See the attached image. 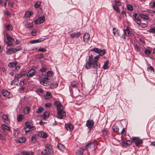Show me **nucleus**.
Here are the masks:
<instances>
[{"label": "nucleus", "instance_id": "45", "mask_svg": "<svg viewBox=\"0 0 155 155\" xmlns=\"http://www.w3.org/2000/svg\"><path fill=\"white\" fill-rule=\"evenodd\" d=\"M103 134L104 135H106L107 134V130L106 129H103L102 130Z\"/></svg>", "mask_w": 155, "mask_h": 155}, {"label": "nucleus", "instance_id": "42", "mask_svg": "<svg viewBox=\"0 0 155 155\" xmlns=\"http://www.w3.org/2000/svg\"><path fill=\"white\" fill-rule=\"evenodd\" d=\"M57 146L59 150L61 151H62L63 150L64 148V146L61 144H58Z\"/></svg>", "mask_w": 155, "mask_h": 155}, {"label": "nucleus", "instance_id": "46", "mask_svg": "<svg viewBox=\"0 0 155 155\" xmlns=\"http://www.w3.org/2000/svg\"><path fill=\"white\" fill-rule=\"evenodd\" d=\"M144 53H145L147 55L149 56V55L151 53V51H150L148 49H145V50L144 51Z\"/></svg>", "mask_w": 155, "mask_h": 155}, {"label": "nucleus", "instance_id": "41", "mask_svg": "<svg viewBox=\"0 0 155 155\" xmlns=\"http://www.w3.org/2000/svg\"><path fill=\"white\" fill-rule=\"evenodd\" d=\"M41 136L43 138H45L47 137L48 135L46 133L42 132H41Z\"/></svg>", "mask_w": 155, "mask_h": 155}, {"label": "nucleus", "instance_id": "52", "mask_svg": "<svg viewBox=\"0 0 155 155\" xmlns=\"http://www.w3.org/2000/svg\"><path fill=\"white\" fill-rule=\"evenodd\" d=\"M26 127H28V128L31 126L30 123L28 122H27L25 123Z\"/></svg>", "mask_w": 155, "mask_h": 155}, {"label": "nucleus", "instance_id": "17", "mask_svg": "<svg viewBox=\"0 0 155 155\" xmlns=\"http://www.w3.org/2000/svg\"><path fill=\"white\" fill-rule=\"evenodd\" d=\"M94 146V144L93 142H91L86 144V146L84 148V149L86 150L88 148H91L93 147Z\"/></svg>", "mask_w": 155, "mask_h": 155}, {"label": "nucleus", "instance_id": "8", "mask_svg": "<svg viewBox=\"0 0 155 155\" xmlns=\"http://www.w3.org/2000/svg\"><path fill=\"white\" fill-rule=\"evenodd\" d=\"M131 139L133 142H135L136 145L138 147L143 142L142 139H139V137H133Z\"/></svg>", "mask_w": 155, "mask_h": 155}, {"label": "nucleus", "instance_id": "21", "mask_svg": "<svg viewBox=\"0 0 155 155\" xmlns=\"http://www.w3.org/2000/svg\"><path fill=\"white\" fill-rule=\"evenodd\" d=\"M16 141L18 143H22L25 141L26 138L24 137H22L19 138Z\"/></svg>", "mask_w": 155, "mask_h": 155}, {"label": "nucleus", "instance_id": "19", "mask_svg": "<svg viewBox=\"0 0 155 155\" xmlns=\"http://www.w3.org/2000/svg\"><path fill=\"white\" fill-rule=\"evenodd\" d=\"M129 27L127 26L126 28L124 30V33L126 36L128 37L131 35V33L128 29Z\"/></svg>", "mask_w": 155, "mask_h": 155}, {"label": "nucleus", "instance_id": "64", "mask_svg": "<svg viewBox=\"0 0 155 155\" xmlns=\"http://www.w3.org/2000/svg\"><path fill=\"white\" fill-rule=\"evenodd\" d=\"M25 110L27 112V113H28L29 112V111L30 110V108L28 107H27L25 108Z\"/></svg>", "mask_w": 155, "mask_h": 155}, {"label": "nucleus", "instance_id": "60", "mask_svg": "<svg viewBox=\"0 0 155 155\" xmlns=\"http://www.w3.org/2000/svg\"><path fill=\"white\" fill-rule=\"evenodd\" d=\"M147 69L150 70V71H153V72H154V68L152 66H150V67L148 68Z\"/></svg>", "mask_w": 155, "mask_h": 155}, {"label": "nucleus", "instance_id": "50", "mask_svg": "<svg viewBox=\"0 0 155 155\" xmlns=\"http://www.w3.org/2000/svg\"><path fill=\"white\" fill-rule=\"evenodd\" d=\"M45 106L46 107L49 108L51 107L52 104L50 103H48L45 104Z\"/></svg>", "mask_w": 155, "mask_h": 155}, {"label": "nucleus", "instance_id": "14", "mask_svg": "<svg viewBox=\"0 0 155 155\" xmlns=\"http://www.w3.org/2000/svg\"><path fill=\"white\" fill-rule=\"evenodd\" d=\"M81 32H76L73 33L70 35V38H78L81 36Z\"/></svg>", "mask_w": 155, "mask_h": 155}, {"label": "nucleus", "instance_id": "34", "mask_svg": "<svg viewBox=\"0 0 155 155\" xmlns=\"http://www.w3.org/2000/svg\"><path fill=\"white\" fill-rule=\"evenodd\" d=\"M100 49H99L98 48H95L91 49V51H94L95 53H99Z\"/></svg>", "mask_w": 155, "mask_h": 155}, {"label": "nucleus", "instance_id": "51", "mask_svg": "<svg viewBox=\"0 0 155 155\" xmlns=\"http://www.w3.org/2000/svg\"><path fill=\"white\" fill-rule=\"evenodd\" d=\"M38 51L46 52L47 51V50L45 48H40L38 50Z\"/></svg>", "mask_w": 155, "mask_h": 155}, {"label": "nucleus", "instance_id": "24", "mask_svg": "<svg viewBox=\"0 0 155 155\" xmlns=\"http://www.w3.org/2000/svg\"><path fill=\"white\" fill-rule=\"evenodd\" d=\"M51 97L52 95L51 93L49 91H47L45 94V99H48L51 98Z\"/></svg>", "mask_w": 155, "mask_h": 155}, {"label": "nucleus", "instance_id": "58", "mask_svg": "<svg viewBox=\"0 0 155 155\" xmlns=\"http://www.w3.org/2000/svg\"><path fill=\"white\" fill-rule=\"evenodd\" d=\"M2 118L5 120H7L8 118V117L6 115H3L2 116Z\"/></svg>", "mask_w": 155, "mask_h": 155}, {"label": "nucleus", "instance_id": "57", "mask_svg": "<svg viewBox=\"0 0 155 155\" xmlns=\"http://www.w3.org/2000/svg\"><path fill=\"white\" fill-rule=\"evenodd\" d=\"M46 70V68L44 67L40 69V71L42 72H45Z\"/></svg>", "mask_w": 155, "mask_h": 155}, {"label": "nucleus", "instance_id": "53", "mask_svg": "<svg viewBox=\"0 0 155 155\" xmlns=\"http://www.w3.org/2000/svg\"><path fill=\"white\" fill-rule=\"evenodd\" d=\"M29 128L30 129V131H32L36 129L35 127L33 126H31Z\"/></svg>", "mask_w": 155, "mask_h": 155}, {"label": "nucleus", "instance_id": "29", "mask_svg": "<svg viewBox=\"0 0 155 155\" xmlns=\"http://www.w3.org/2000/svg\"><path fill=\"white\" fill-rule=\"evenodd\" d=\"M19 131L18 129L14 130L13 135L15 137H16L19 134Z\"/></svg>", "mask_w": 155, "mask_h": 155}, {"label": "nucleus", "instance_id": "62", "mask_svg": "<svg viewBox=\"0 0 155 155\" xmlns=\"http://www.w3.org/2000/svg\"><path fill=\"white\" fill-rule=\"evenodd\" d=\"M25 133H27L29 131H30V129L29 128H28V127H25Z\"/></svg>", "mask_w": 155, "mask_h": 155}, {"label": "nucleus", "instance_id": "27", "mask_svg": "<svg viewBox=\"0 0 155 155\" xmlns=\"http://www.w3.org/2000/svg\"><path fill=\"white\" fill-rule=\"evenodd\" d=\"M109 64V61H106L104 63V65L103 66L102 68L104 69H107L109 66H108V64Z\"/></svg>", "mask_w": 155, "mask_h": 155}, {"label": "nucleus", "instance_id": "59", "mask_svg": "<svg viewBox=\"0 0 155 155\" xmlns=\"http://www.w3.org/2000/svg\"><path fill=\"white\" fill-rule=\"evenodd\" d=\"M31 34L33 36H35L36 35V31H32L31 32Z\"/></svg>", "mask_w": 155, "mask_h": 155}, {"label": "nucleus", "instance_id": "15", "mask_svg": "<svg viewBox=\"0 0 155 155\" xmlns=\"http://www.w3.org/2000/svg\"><path fill=\"white\" fill-rule=\"evenodd\" d=\"M90 37V35L87 33H85L84 35L83 40L85 42H87Z\"/></svg>", "mask_w": 155, "mask_h": 155}, {"label": "nucleus", "instance_id": "4", "mask_svg": "<svg viewBox=\"0 0 155 155\" xmlns=\"http://www.w3.org/2000/svg\"><path fill=\"white\" fill-rule=\"evenodd\" d=\"M53 153L52 147L50 145L45 146V149L41 152V155H49Z\"/></svg>", "mask_w": 155, "mask_h": 155}, {"label": "nucleus", "instance_id": "56", "mask_svg": "<svg viewBox=\"0 0 155 155\" xmlns=\"http://www.w3.org/2000/svg\"><path fill=\"white\" fill-rule=\"evenodd\" d=\"M15 39L14 38L10 37V46L12 45V43L15 42Z\"/></svg>", "mask_w": 155, "mask_h": 155}, {"label": "nucleus", "instance_id": "47", "mask_svg": "<svg viewBox=\"0 0 155 155\" xmlns=\"http://www.w3.org/2000/svg\"><path fill=\"white\" fill-rule=\"evenodd\" d=\"M51 86L53 88H55L58 87V84L57 82H54L53 83L51 84Z\"/></svg>", "mask_w": 155, "mask_h": 155}, {"label": "nucleus", "instance_id": "43", "mask_svg": "<svg viewBox=\"0 0 155 155\" xmlns=\"http://www.w3.org/2000/svg\"><path fill=\"white\" fill-rule=\"evenodd\" d=\"M139 26L141 27L142 28H145L147 27V25L146 24L141 23V22L140 24H138Z\"/></svg>", "mask_w": 155, "mask_h": 155}, {"label": "nucleus", "instance_id": "5", "mask_svg": "<svg viewBox=\"0 0 155 155\" xmlns=\"http://www.w3.org/2000/svg\"><path fill=\"white\" fill-rule=\"evenodd\" d=\"M5 42L7 44V47L6 49L7 51L6 53L7 54H10V36L8 34L6 33L5 36H4Z\"/></svg>", "mask_w": 155, "mask_h": 155}, {"label": "nucleus", "instance_id": "25", "mask_svg": "<svg viewBox=\"0 0 155 155\" xmlns=\"http://www.w3.org/2000/svg\"><path fill=\"white\" fill-rule=\"evenodd\" d=\"M135 21L136 22L137 24H140L141 22L140 20L141 18L140 14H139L138 16L136 17V18H135Z\"/></svg>", "mask_w": 155, "mask_h": 155}, {"label": "nucleus", "instance_id": "63", "mask_svg": "<svg viewBox=\"0 0 155 155\" xmlns=\"http://www.w3.org/2000/svg\"><path fill=\"white\" fill-rule=\"evenodd\" d=\"M36 136H34L32 137L31 140L33 142H35L36 141Z\"/></svg>", "mask_w": 155, "mask_h": 155}, {"label": "nucleus", "instance_id": "35", "mask_svg": "<svg viewBox=\"0 0 155 155\" xmlns=\"http://www.w3.org/2000/svg\"><path fill=\"white\" fill-rule=\"evenodd\" d=\"M127 8L128 10L130 11H132L133 10V7L130 4L127 5Z\"/></svg>", "mask_w": 155, "mask_h": 155}, {"label": "nucleus", "instance_id": "49", "mask_svg": "<svg viewBox=\"0 0 155 155\" xmlns=\"http://www.w3.org/2000/svg\"><path fill=\"white\" fill-rule=\"evenodd\" d=\"M114 2L115 3V5L117 6H120L121 5V3L119 1H117L116 0H115Z\"/></svg>", "mask_w": 155, "mask_h": 155}, {"label": "nucleus", "instance_id": "26", "mask_svg": "<svg viewBox=\"0 0 155 155\" xmlns=\"http://www.w3.org/2000/svg\"><path fill=\"white\" fill-rule=\"evenodd\" d=\"M83 153V149L80 148L78 149L76 152V155H82Z\"/></svg>", "mask_w": 155, "mask_h": 155}, {"label": "nucleus", "instance_id": "31", "mask_svg": "<svg viewBox=\"0 0 155 155\" xmlns=\"http://www.w3.org/2000/svg\"><path fill=\"white\" fill-rule=\"evenodd\" d=\"M147 31L150 33H155V27L150 28Z\"/></svg>", "mask_w": 155, "mask_h": 155}, {"label": "nucleus", "instance_id": "33", "mask_svg": "<svg viewBox=\"0 0 155 155\" xmlns=\"http://www.w3.org/2000/svg\"><path fill=\"white\" fill-rule=\"evenodd\" d=\"M44 110V109L43 108L41 107H39L38 108L36 112L37 113H40L43 111Z\"/></svg>", "mask_w": 155, "mask_h": 155}, {"label": "nucleus", "instance_id": "32", "mask_svg": "<svg viewBox=\"0 0 155 155\" xmlns=\"http://www.w3.org/2000/svg\"><path fill=\"white\" fill-rule=\"evenodd\" d=\"M49 117V112H45L43 113V119H45L48 118Z\"/></svg>", "mask_w": 155, "mask_h": 155}, {"label": "nucleus", "instance_id": "11", "mask_svg": "<svg viewBox=\"0 0 155 155\" xmlns=\"http://www.w3.org/2000/svg\"><path fill=\"white\" fill-rule=\"evenodd\" d=\"M132 142V141L130 140H127L126 142L123 141L122 142V145L124 147H128L131 144Z\"/></svg>", "mask_w": 155, "mask_h": 155}, {"label": "nucleus", "instance_id": "30", "mask_svg": "<svg viewBox=\"0 0 155 155\" xmlns=\"http://www.w3.org/2000/svg\"><path fill=\"white\" fill-rule=\"evenodd\" d=\"M140 14L141 18H142L145 20H147L149 18V17L146 15L143 14Z\"/></svg>", "mask_w": 155, "mask_h": 155}, {"label": "nucleus", "instance_id": "55", "mask_svg": "<svg viewBox=\"0 0 155 155\" xmlns=\"http://www.w3.org/2000/svg\"><path fill=\"white\" fill-rule=\"evenodd\" d=\"M33 12H26V15H28V16L29 17L31 15H32L33 14Z\"/></svg>", "mask_w": 155, "mask_h": 155}, {"label": "nucleus", "instance_id": "9", "mask_svg": "<svg viewBox=\"0 0 155 155\" xmlns=\"http://www.w3.org/2000/svg\"><path fill=\"white\" fill-rule=\"evenodd\" d=\"M45 21V17L44 16H41L38 18L37 20H35V24H41L43 23Z\"/></svg>", "mask_w": 155, "mask_h": 155}, {"label": "nucleus", "instance_id": "16", "mask_svg": "<svg viewBox=\"0 0 155 155\" xmlns=\"http://www.w3.org/2000/svg\"><path fill=\"white\" fill-rule=\"evenodd\" d=\"M45 40V39L44 38H39L38 39L31 40L30 41V43L31 44H35L37 43L41 42L44 41Z\"/></svg>", "mask_w": 155, "mask_h": 155}, {"label": "nucleus", "instance_id": "22", "mask_svg": "<svg viewBox=\"0 0 155 155\" xmlns=\"http://www.w3.org/2000/svg\"><path fill=\"white\" fill-rule=\"evenodd\" d=\"M22 155H33L34 153L31 151H23L21 152Z\"/></svg>", "mask_w": 155, "mask_h": 155}, {"label": "nucleus", "instance_id": "1", "mask_svg": "<svg viewBox=\"0 0 155 155\" xmlns=\"http://www.w3.org/2000/svg\"><path fill=\"white\" fill-rule=\"evenodd\" d=\"M98 53L99 55L95 57L94 59L93 58L92 55L89 56L88 61H87L85 65V68L87 69H89L91 67L95 69L100 68V63L98 62L97 61L99 58V56H102L104 55L105 53V51L104 49H100Z\"/></svg>", "mask_w": 155, "mask_h": 155}, {"label": "nucleus", "instance_id": "39", "mask_svg": "<svg viewBox=\"0 0 155 155\" xmlns=\"http://www.w3.org/2000/svg\"><path fill=\"white\" fill-rule=\"evenodd\" d=\"M41 4V2L40 1H37L35 4V7L36 8H38L40 6Z\"/></svg>", "mask_w": 155, "mask_h": 155}, {"label": "nucleus", "instance_id": "12", "mask_svg": "<svg viewBox=\"0 0 155 155\" xmlns=\"http://www.w3.org/2000/svg\"><path fill=\"white\" fill-rule=\"evenodd\" d=\"M21 49L22 47L21 46H19L17 48H10V54H13L16 52L21 50Z\"/></svg>", "mask_w": 155, "mask_h": 155}, {"label": "nucleus", "instance_id": "36", "mask_svg": "<svg viewBox=\"0 0 155 155\" xmlns=\"http://www.w3.org/2000/svg\"><path fill=\"white\" fill-rule=\"evenodd\" d=\"M36 58L38 59H41L44 58V55L42 54H38L36 55Z\"/></svg>", "mask_w": 155, "mask_h": 155}, {"label": "nucleus", "instance_id": "10", "mask_svg": "<svg viewBox=\"0 0 155 155\" xmlns=\"http://www.w3.org/2000/svg\"><path fill=\"white\" fill-rule=\"evenodd\" d=\"M35 73V70L34 69H31L28 72L27 76L28 78H31L34 75Z\"/></svg>", "mask_w": 155, "mask_h": 155}, {"label": "nucleus", "instance_id": "54", "mask_svg": "<svg viewBox=\"0 0 155 155\" xmlns=\"http://www.w3.org/2000/svg\"><path fill=\"white\" fill-rule=\"evenodd\" d=\"M113 31L114 35H115L117 32V29L115 28H114L113 29Z\"/></svg>", "mask_w": 155, "mask_h": 155}, {"label": "nucleus", "instance_id": "18", "mask_svg": "<svg viewBox=\"0 0 155 155\" xmlns=\"http://www.w3.org/2000/svg\"><path fill=\"white\" fill-rule=\"evenodd\" d=\"M2 94L3 96L8 98L10 97L9 94L10 92H8L6 90H3L2 91Z\"/></svg>", "mask_w": 155, "mask_h": 155}, {"label": "nucleus", "instance_id": "37", "mask_svg": "<svg viewBox=\"0 0 155 155\" xmlns=\"http://www.w3.org/2000/svg\"><path fill=\"white\" fill-rule=\"evenodd\" d=\"M113 7L114 9L116 11L117 13L120 12V11L119 9L117 7V6L116 5H113Z\"/></svg>", "mask_w": 155, "mask_h": 155}, {"label": "nucleus", "instance_id": "44", "mask_svg": "<svg viewBox=\"0 0 155 155\" xmlns=\"http://www.w3.org/2000/svg\"><path fill=\"white\" fill-rule=\"evenodd\" d=\"M0 4L2 6H5L6 4V2L5 0H1Z\"/></svg>", "mask_w": 155, "mask_h": 155}, {"label": "nucleus", "instance_id": "20", "mask_svg": "<svg viewBox=\"0 0 155 155\" xmlns=\"http://www.w3.org/2000/svg\"><path fill=\"white\" fill-rule=\"evenodd\" d=\"M65 127L67 130L70 131L72 130L73 129V126L71 124H66Z\"/></svg>", "mask_w": 155, "mask_h": 155}, {"label": "nucleus", "instance_id": "3", "mask_svg": "<svg viewBox=\"0 0 155 155\" xmlns=\"http://www.w3.org/2000/svg\"><path fill=\"white\" fill-rule=\"evenodd\" d=\"M17 64V62H10V71H12V73L10 72V74L12 75H13L14 74L13 72L17 71L20 68V66H16Z\"/></svg>", "mask_w": 155, "mask_h": 155}, {"label": "nucleus", "instance_id": "7", "mask_svg": "<svg viewBox=\"0 0 155 155\" xmlns=\"http://www.w3.org/2000/svg\"><path fill=\"white\" fill-rule=\"evenodd\" d=\"M46 76H44V78L40 81V83L44 86H48L51 84V83L48 81L49 79Z\"/></svg>", "mask_w": 155, "mask_h": 155}, {"label": "nucleus", "instance_id": "48", "mask_svg": "<svg viewBox=\"0 0 155 155\" xmlns=\"http://www.w3.org/2000/svg\"><path fill=\"white\" fill-rule=\"evenodd\" d=\"M134 47L135 50H137L138 51H140V48L138 46H137V44H134Z\"/></svg>", "mask_w": 155, "mask_h": 155}, {"label": "nucleus", "instance_id": "23", "mask_svg": "<svg viewBox=\"0 0 155 155\" xmlns=\"http://www.w3.org/2000/svg\"><path fill=\"white\" fill-rule=\"evenodd\" d=\"M2 129L4 131L9 130H10L9 127L4 124H2Z\"/></svg>", "mask_w": 155, "mask_h": 155}, {"label": "nucleus", "instance_id": "2", "mask_svg": "<svg viewBox=\"0 0 155 155\" xmlns=\"http://www.w3.org/2000/svg\"><path fill=\"white\" fill-rule=\"evenodd\" d=\"M55 106L57 107V116L58 118L62 119L64 117L66 116V113L63 110L64 108L61 103L58 101H55L54 103Z\"/></svg>", "mask_w": 155, "mask_h": 155}, {"label": "nucleus", "instance_id": "28", "mask_svg": "<svg viewBox=\"0 0 155 155\" xmlns=\"http://www.w3.org/2000/svg\"><path fill=\"white\" fill-rule=\"evenodd\" d=\"M52 74L53 72L52 71H49L47 73V75L44 76H47L48 78H51L52 77Z\"/></svg>", "mask_w": 155, "mask_h": 155}, {"label": "nucleus", "instance_id": "61", "mask_svg": "<svg viewBox=\"0 0 155 155\" xmlns=\"http://www.w3.org/2000/svg\"><path fill=\"white\" fill-rule=\"evenodd\" d=\"M33 26V25L32 23H29L28 25V28H31Z\"/></svg>", "mask_w": 155, "mask_h": 155}, {"label": "nucleus", "instance_id": "40", "mask_svg": "<svg viewBox=\"0 0 155 155\" xmlns=\"http://www.w3.org/2000/svg\"><path fill=\"white\" fill-rule=\"evenodd\" d=\"M24 116L23 115L20 114L18 115L17 117V120L19 122L21 121L23 118Z\"/></svg>", "mask_w": 155, "mask_h": 155}, {"label": "nucleus", "instance_id": "38", "mask_svg": "<svg viewBox=\"0 0 155 155\" xmlns=\"http://www.w3.org/2000/svg\"><path fill=\"white\" fill-rule=\"evenodd\" d=\"M112 129L115 132H117L119 130V128L116 125H114L113 126Z\"/></svg>", "mask_w": 155, "mask_h": 155}, {"label": "nucleus", "instance_id": "6", "mask_svg": "<svg viewBox=\"0 0 155 155\" xmlns=\"http://www.w3.org/2000/svg\"><path fill=\"white\" fill-rule=\"evenodd\" d=\"M27 73V72L25 71H23L21 72L19 74H18L17 76V78H15V80H14L11 82V84H13L14 83V84H18V78H21L22 76H25V74Z\"/></svg>", "mask_w": 155, "mask_h": 155}, {"label": "nucleus", "instance_id": "13", "mask_svg": "<svg viewBox=\"0 0 155 155\" xmlns=\"http://www.w3.org/2000/svg\"><path fill=\"white\" fill-rule=\"evenodd\" d=\"M86 126L90 129H91L93 126L94 124V122L92 120H87V121Z\"/></svg>", "mask_w": 155, "mask_h": 155}]
</instances>
